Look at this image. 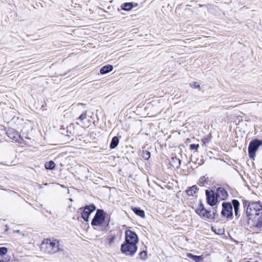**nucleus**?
Here are the masks:
<instances>
[{
  "label": "nucleus",
  "mask_w": 262,
  "mask_h": 262,
  "mask_svg": "<svg viewBox=\"0 0 262 262\" xmlns=\"http://www.w3.org/2000/svg\"><path fill=\"white\" fill-rule=\"evenodd\" d=\"M45 167L47 169H53L55 167V164L53 161L47 162L45 164Z\"/></svg>",
  "instance_id": "nucleus-18"
},
{
  "label": "nucleus",
  "mask_w": 262,
  "mask_h": 262,
  "mask_svg": "<svg viewBox=\"0 0 262 262\" xmlns=\"http://www.w3.org/2000/svg\"><path fill=\"white\" fill-rule=\"evenodd\" d=\"M86 112L85 111L80 115V116L79 117L77 120L82 121L86 118Z\"/></svg>",
  "instance_id": "nucleus-23"
},
{
  "label": "nucleus",
  "mask_w": 262,
  "mask_h": 262,
  "mask_svg": "<svg viewBox=\"0 0 262 262\" xmlns=\"http://www.w3.org/2000/svg\"><path fill=\"white\" fill-rule=\"evenodd\" d=\"M196 213L203 219H213L212 214L210 211L206 209L204 205L200 203L195 210Z\"/></svg>",
  "instance_id": "nucleus-8"
},
{
  "label": "nucleus",
  "mask_w": 262,
  "mask_h": 262,
  "mask_svg": "<svg viewBox=\"0 0 262 262\" xmlns=\"http://www.w3.org/2000/svg\"><path fill=\"white\" fill-rule=\"evenodd\" d=\"M216 212H217V211L216 210H213V213L212 214V216H213V218H214V216L215 215V214H216Z\"/></svg>",
  "instance_id": "nucleus-29"
},
{
  "label": "nucleus",
  "mask_w": 262,
  "mask_h": 262,
  "mask_svg": "<svg viewBox=\"0 0 262 262\" xmlns=\"http://www.w3.org/2000/svg\"><path fill=\"white\" fill-rule=\"evenodd\" d=\"M113 69V67L112 65H106L103 67L100 70V73L101 74H106L111 71H112Z\"/></svg>",
  "instance_id": "nucleus-14"
},
{
  "label": "nucleus",
  "mask_w": 262,
  "mask_h": 262,
  "mask_svg": "<svg viewBox=\"0 0 262 262\" xmlns=\"http://www.w3.org/2000/svg\"><path fill=\"white\" fill-rule=\"evenodd\" d=\"M121 9L125 11H129L133 8V4L132 3H125L121 5Z\"/></svg>",
  "instance_id": "nucleus-16"
},
{
  "label": "nucleus",
  "mask_w": 262,
  "mask_h": 262,
  "mask_svg": "<svg viewBox=\"0 0 262 262\" xmlns=\"http://www.w3.org/2000/svg\"><path fill=\"white\" fill-rule=\"evenodd\" d=\"M172 160H176L177 161H178V165L177 166V167H178V166H180V163H181V161H180V160L179 159H177V158H175V159L173 158V159H172Z\"/></svg>",
  "instance_id": "nucleus-28"
},
{
  "label": "nucleus",
  "mask_w": 262,
  "mask_h": 262,
  "mask_svg": "<svg viewBox=\"0 0 262 262\" xmlns=\"http://www.w3.org/2000/svg\"><path fill=\"white\" fill-rule=\"evenodd\" d=\"M116 239V236L115 235H112L111 236L107 239L108 243L110 246H111L113 244H114L115 240Z\"/></svg>",
  "instance_id": "nucleus-21"
},
{
  "label": "nucleus",
  "mask_w": 262,
  "mask_h": 262,
  "mask_svg": "<svg viewBox=\"0 0 262 262\" xmlns=\"http://www.w3.org/2000/svg\"><path fill=\"white\" fill-rule=\"evenodd\" d=\"M187 256L188 258L192 259L195 262H200V261H202L204 259L202 255H200V256L194 255L190 253H187Z\"/></svg>",
  "instance_id": "nucleus-13"
},
{
  "label": "nucleus",
  "mask_w": 262,
  "mask_h": 262,
  "mask_svg": "<svg viewBox=\"0 0 262 262\" xmlns=\"http://www.w3.org/2000/svg\"><path fill=\"white\" fill-rule=\"evenodd\" d=\"M140 255L141 256V258L144 259L146 256V252L145 251L140 252Z\"/></svg>",
  "instance_id": "nucleus-25"
},
{
  "label": "nucleus",
  "mask_w": 262,
  "mask_h": 262,
  "mask_svg": "<svg viewBox=\"0 0 262 262\" xmlns=\"http://www.w3.org/2000/svg\"><path fill=\"white\" fill-rule=\"evenodd\" d=\"M218 199L221 200H224L228 198L227 191L223 187H219L216 189L215 193Z\"/></svg>",
  "instance_id": "nucleus-11"
},
{
  "label": "nucleus",
  "mask_w": 262,
  "mask_h": 262,
  "mask_svg": "<svg viewBox=\"0 0 262 262\" xmlns=\"http://www.w3.org/2000/svg\"><path fill=\"white\" fill-rule=\"evenodd\" d=\"M246 214L249 217L247 226L251 231L259 233L262 229V205L257 202L250 203Z\"/></svg>",
  "instance_id": "nucleus-1"
},
{
  "label": "nucleus",
  "mask_w": 262,
  "mask_h": 262,
  "mask_svg": "<svg viewBox=\"0 0 262 262\" xmlns=\"http://www.w3.org/2000/svg\"><path fill=\"white\" fill-rule=\"evenodd\" d=\"M80 105L82 106H85V105L84 104H80Z\"/></svg>",
  "instance_id": "nucleus-30"
},
{
  "label": "nucleus",
  "mask_w": 262,
  "mask_h": 262,
  "mask_svg": "<svg viewBox=\"0 0 262 262\" xmlns=\"http://www.w3.org/2000/svg\"><path fill=\"white\" fill-rule=\"evenodd\" d=\"M132 210L136 214L138 215V216L142 218H145V213L144 211L143 210L137 207L133 208Z\"/></svg>",
  "instance_id": "nucleus-15"
},
{
  "label": "nucleus",
  "mask_w": 262,
  "mask_h": 262,
  "mask_svg": "<svg viewBox=\"0 0 262 262\" xmlns=\"http://www.w3.org/2000/svg\"><path fill=\"white\" fill-rule=\"evenodd\" d=\"M59 242L55 239H45L40 246L41 250L48 254H54L59 250Z\"/></svg>",
  "instance_id": "nucleus-2"
},
{
  "label": "nucleus",
  "mask_w": 262,
  "mask_h": 262,
  "mask_svg": "<svg viewBox=\"0 0 262 262\" xmlns=\"http://www.w3.org/2000/svg\"><path fill=\"white\" fill-rule=\"evenodd\" d=\"M105 213L102 209H97L96 213L92 221L91 224L92 226H101L103 225L105 219Z\"/></svg>",
  "instance_id": "nucleus-4"
},
{
  "label": "nucleus",
  "mask_w": 262,
  "mask_h": 262,
  "mask_svg": "<svg viewBox=\"0 0 262 262\" xmlns=\"http://www.w3.org/2000/svg\"><path fill=\"white\" fill-rule=\"evenodd\" d=\"M138 247L135 244L123 243L121 246L120 250L126 256H133L137 250Z\"/></svg>",
  "instance_id": "nucleus-3"
},
{
  "label": "nucleus",
  "mask_w": 262,
  "mask_h": 262,
  "mask_svg": "<svg viewBox=\"0 0 262 262\" xmlns=\"http://www.w3.org/2000/svg\"><path fill=\"white\" fill-rule=\"evenodd\" d=\"M233 205L229 202H223L222 203V210L221 214L223 216L228 219L232 218L233 216Z\"/></svg>",
  "instance_id": "nucleus-6"
},
{
  "label": "nucleus",
  "mask_w": 262,
  "mask_h": 262,
  "mask_svg": "<svg viewBox=\"0 0 262 262\" xmlns=\"http://www.w3.org/2000/svg\"><path fill=\"white\" fill-rule=\"evenodd\" d=\"M119 140L117 137H114L112 140L110 147L111 149L116 148L118 145Z\"/></svg>",
  "instance_id": "nucleus-17"
},
{
  "label": "nucleus",
  "mask_w": 262,
  "mask_h": 262,
  "mask_svg": "<svg viewBox=\"0 0 262 262\" xmlns=\"http://www.w3.org/2000/svg\"><path fill=\"white\" fill-rule=\"evenodd\" d=\"M262 144V141L258 139H254L250 142L248 146V152L250 158L254 159L255 152L259 147Z\"/></svg>",
  "instance_id": "nucleus-5"
},
{
  "label": "nucleus",
  "mask_w": 262,
  "mask_h": 262,
  "mask_svg": "<svg viewBox=\"0 0 262 262\" xmlns=\"http://www.w3.org/2000/svg\"><path fill=\"white\" fill-rule=\"evenodd\" d=\"M193 86L195 88H199L200 87V84L198 82H194L193 83Z\"/></svg>",
  "instance_id": "nucleus-26"
},
{
  "label": "nucleus",
  "mask_w": 262,
  "mask_h": 262,
  "mask_svg": "<svg viewBox=\"0 0 262 262\" xmlns=\"http://www.w3.org/2000/svg\"><path fill=\"white\" fill-rule=\"evenodd\" d=\"M232 204L233 205V208H234V214L235 215L238 217L239 215H238V209L239 206V203L236 200H233L232 201Z\"/></svg>",
  "instance_id": "nucleus-12"
},
{
  "label": "nucleus",
  "mask_w": 262,
  "mask_h": 262,
  "mask_svg": "<svg viewBox=\"0 0 262 262\" xmlns=\"http://www.w3.org/2000/svg\"><path fill=\"white\" fill-rule=\"evenodd\" d=\"M142 157L145 160H148L150 157V153L147 150H143L142 153Z\"/></svg>",
  "instance_id": "nucleus-20"
},
{
  "label": "nucleus",
  "mask_w": 262,
  "mask_h": 262,
  "mask_svg": "<svg viewBox=\"0 0 262 262\" xmlns=\"http://www.w3.org/2000/svg\"><path fill=\"white\" fill-rule=\"evenodd\" d=\"M9 259L5 258H0V262H7Z\"/></svg>",
  "instance_id": "nucleus-27"
},
{
  "label": "nucleus",
  "mask_w": 262,
  "mask_h": 262,
  "mask_svg": "<svg viewBox=\"0 0 262 262\" xmlns=\"http://www.w3.org/2000/svg\"><path fill=\"white\" fill-rule=\"evenodd\" d=\"M205 192L207 203L211 206L215 205L218 199L215 193L212 190H206Z\"/></svg>",
  "instance_id": "nucleus-9"
},
{
  "label": "nucleus",
  "mask_w": 262,
  "mask_h": 262,
  "mask_svg": "<svg viewBox=\"0 0 262 262\" xmlns=\"http://www.w3.org/2000/svg\"><path fill=\"white\" fill-rule=\"evenodd\" d=\"M199 146V144H191L190 145V148L191 150H194L197 149Z\"/></svg>",
  "instance_id": "nucleus-24"
},
{
  "label": "nucleus",
  "mask_w": 262,
  "mask_h": 262,
  "mask_svg": "<svg viewBox=\"0 0 262 262\" xmlns=\"http://www.w3.org/2000/svg\"><path fill=\"white\" fill-rule=\"evenodd\" d=\"M8 252V249L4 247H0V255H5Z\"/></svg>",
  "instance_id": "nucleus-22"
},
{
  "label": "nucleus",
  "mask_w": 262,
  "mask_h": 262,
  "mask_svg": "<svg viewBox=\"0 0 262 262\" xmlns=\"http://www.w3.org/2000/svg\"><path fill=\"white\" fill-rule=\"evenodd\" d=\"M96 209V207L94 204L86 205L85 206L81 212V216L83 219L85 221H89V216L91 213Z\"/></svg>",
  "instance_id": "nucleus-10"
},
{
  "label": "nucleus",
  "mask_w": 262,
  "mask_h": 262,
  "mask_svg": "<svg viewBox=\"0 0 262 262\" xmlns=\"http://www.w3.org/2000/svg\"><path fill=\"white\" fill-rule=\"evenodd\" d=\"M197 190V187L195 185L192 186L189 190H187L188 195H193Z\"/></svg>",
  "instance_id": "nucleus-19"
},
{
  "label": "nucleus",
  "mask_w": 262,
  "mask_h": 262,
  "mask_svg": "<svg viewBox=\"0 0 262 262\" xmlns=\"http://www.w3.org/2000/svg\"><path fill=\"white\" fill-rule=\"evenodd\" d=\"M138 242V237L135 232L129 230L125 231V238L124 243L137 245Z\"/></svg>",
  "instance_id": "nucleus-7"
}]
</instances>
